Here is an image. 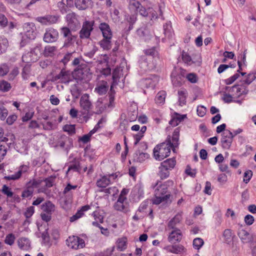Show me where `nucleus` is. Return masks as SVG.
I'll list each match as a JSON object with an SVG mask.
<instances>
[{
	"label": "nucleus",
	"instance_id": "obj_1",
	"mask_svg": "<svg viewBox=\"0 0 256 256\" xmlns=\"http://www.w3.org/2000/svg\"><path fill=\"white\" fill-rule=\"evenodd\" d=\"M174 182L172 180H168L163 184L155 186L154 198L152 200V203L154 204H159L167 200L170 197V193L168 192V188L172 186Z\"/></svg>",
	"mask_w": 256,
	"mask_h": 256
},
{
	"label": "nucleus",
	"instance_id": "obj_2",
	"mask_svg": "<svg viewBox=\"0 0 256 256\" xmlns=\"http://www.w3.org/2000/svg\"><path fill=\"white\" fill-rule=\"evenodd\" d=\"M172 148L170 147V140L157 144L153 150L154 158L157 160H162L168 156Z\"/></svg>",
	"mask_w": 256,
	"mask_h": 256
},
{
	"label": "nucleus",
	"instance_id": "obj_3",
	"mask_svg": "<svg viewBox=\"0 0 256 256\" xmlns=\"http://www.w3.org/2000/svg\"><path fill=\"white\" fill-rule=\"evenodd\" d=\"M118 176V174L116 172L100 176V177L96 180V186L99 188L105 189L108 185L112 184Z\"/></svg>",
	"mask_w": 256,
	"mask_h": 256
},
{
	"label": "nucleus",
	"instance_id": "obj_4",
	"mask_svg": "<svg viewBox=\"0 0 256 256\" xmlns=\"http://www.w3.org/2000/svg\"><path fill=\"white\" fill-rule=\"evenodd\" d=\"M94 21H85L82 24V28L80 31L79 34L81 39L88 38L93 30Z\"/></svg>",
	"mask_w": 256,
	"mask_h": 256
},
{
	"label": "nucleus",
	"instance_id": "obj_5",
	"mask_svg": "<svg viewBox=\"0 0 256 256\" xmlns=\"http://www.w3.org/2000/svg\"><path fill=\"white\" fill-rule=\"evenodd\" d=\"M59 36L58 31L54 28H50L46 30L43 37V40L46 43H52L56 42Z\"/></svg>",
	"mask_w": 256,
	"mask_h": 256
},
{
	"label": "nucleus",
	"instance_id": "obj_6",
	"mask_svg": "<svg viewBox=\"0 0 256 256\" xmlns=\"http://www.w3.org/2000/svg\"><path fill=\"white\" fill-rule=\"evenodd\" d=\"M66 242L68 246L74 250L82 248L85 246L84 240L76 236H70Z\"/></svg>",
	"mask_w": 256,
	"mask_h": 256
},
{
	"label": "nucleus",
	"instance_id": "obj_7",
	"mask_svg": "<svg viewBox=\"0 0 256 256\" xmlns=\"http://www.w3.org/2000/svg\"><path fill=\"white\" fill-rule=\"evenodd\" d=\"M30 168L29 164H22L18 168V170L14 174L4 176V179L6 180H19L22 174L28 172Z\"/></svg>",
	"mask_w": 256,
	"mask_h": 256
},
{
	"label": "nucleus",
	"instance_id": "obj_8",
	"mask_svg": "<svg viewBox=\"0 0 256 256\" xmlns=\"http://www.w3.org/2000/svg\"><path fill=\"white\" fill-rule=\"evenodd\" d=\"M234 137V134L230 130H226L222 133L220 142L223 148L228 150L230 148Z\"/></svg>",
	"mask_w": 256,
	"mask_h": 256
},
{
	"label": "nucleus",
	"instance_id": "obj_9",
	"mask_svg": "<svg viewBox=\"0 0 256 256\" xmlns=\"http://www.w3.org/2000/svg\"><path fill=\"white\" fill-rule=\"evenodd\" d=\"M116 210L127 214L130 212V204L128 200L118 198L114 204Z\"/></svg>",
	"mask_w": 256,
	"mask_h": 256
},
{
	"label": "nucleus",
	"instance_id": "obj_10",
	"mask_svg": "<svg viewBox=\"0 0 256 256\" xmlns=\"http://www.w3.org/2000/svg\"><path fill=\"white\" fill-rule=\"evenodd\" d=\"M59 16L56 15H46L42 16H38L36 18V20L42 25H50L58 22Z\"/></svg>",
	"mask_w": 256,
	"mask_h": 256
},
{
	"label": "nucleus",
	"instance_id": "obj_11",
	"mask_svg": "<svg viewBox=\"0 0 256 256\" xmlns=\"http://www.w3.org/2000/svg\"><path fill=\"white\" fill-rule=\"evenodd\" d=\"M226 90L234 96V98H239L242 94H246L248 91L244 86L240 85L227 87Z\"/></svg>",
	"mask_w": 256,
	"mask_h": 256
},
{
	"label": "nucleus",
	"instance_id": "obj_12",
	"mask_svg": "<svg viewBox=\"0 0 256 256\" xmlns=\"http://www.w3.org/2000/svg\"><path fill=\"white\" fill-rule=\"evenodd\" d=\"M24 30L26 36L30 40H34L36 36V27L32 22L24 24Z\"/></svg>",
	"mask_w": 256,
	"mask_h": 256
},
{
	"label": "nucleus",
	"instance_id": "obj_13",
	"mask_svg": "<svg viewBox=\"0 0 256 256\" xmlns=\"http://www.w3.org/2000/svg\"><path fill=\"white\" fill-rule=\"evenodd\" d=\"M180 129L179 128H176L174 129L172 137L168 136L166 142H168L170 140V147L174 152H175L176 148L179 146V137H180Z\"/></svg>",
	"mask_w": 256,
	"mask_h": 256
},
{
	"label": "nucleus",
	"instance_id": "obj_14",
	"mask_svg": "<svg viewBox=\"0 0 256 256\" xmlns=\"http://www.w3.org/2000/svg\"><path fill=\"white\" fill-rule=\"evenodd\" d=\"M137 212L142 214V216H148L151 218H153V210L151 208L148 207V202H142L138 207Z\"/></svg>",
	"mask_w": 256,
	"mask_h": 256
},
{
	"label": "nucleus",
	"instance_id": "obj_15",
	"mask_svg": "<svg viewBox=\"0 0 256 256\" xmlns=\"http://www.w3.org/2000/svg\"><path fill=\"white\" fill-rule=\"evenodd\" d=\"M80 105L81 108L85 112H88L92 107V104L90 100V96L84 94L82 96L80 100Z\"/></svg>",
	"mask_w": 256,
	"mask_h": 256
},
{
	"label": "nucleus",
	"instance_id": "obj_16",
	"mask_svg": "<svg viewBox=\"0 0 256 256\" xmlns=\"http://www.w3.org/2000/svg\"><path fill=\"white\" fill-rule=\"evenodd\" d=\"M164 249L168 252L182 254L186 252V248L182 244H172L166 246Z\"/></svg>",
	"mask_w": 256,
	"mask_h": 256
},
{
	"label": "nucleus",
	"instance_id": "obj_17",
	"mask_svg": "<svg viewBox=\"0 0 256 256\" xmlns=\"http://www.w3.org/2000/svg\"><path fill=\"white\" fill-rule=\"evenodd\" d=\"M98 28L102 33L103 38H112V32L110 26L106 22H101L98 26Z\"/></svg>",
	"mask_w": 256,
	"mask_h": 256
},
{
	"label": "nucleus",
	"instance_id": "obj_18",
	"mask_svg": "<svg viewBox=\"0 0 256 256\" xmlns=\"http://www.w3.org/2000/svg\"><path fill=\"white\" fill-rule=\"evenodd\" d=\"M182 234L179 229H175L172 231L168 237V240L170 242H180L182 238Z\"/></svg>",
	"mask_w": 256,
	"mask_h": 256
},
{
	"label": "nucleus",
	"instance_id": "obj_19",
	"mask_svg": "<svg viewBox=\"0 0 256 256\" xmlns=\"http://www.w3.org/2000/svg\"><path fill=\"white\" fill-rule=\"evenodd\" d=\"M90 207L89 205L82 206L80 210H78L76 214L71 216L70 218V222H74L82 218L84 215V212L88 210Z\"/></svg>",
	"mask_w": 256,
	"mask_h": 256
},
{
	"label": "nucleus",
	"instance_id": "obj_20",
	"mask_svg": "<svg viewBox=\"0 0 256 256\" xmlns=\"http://www.w3.org/2000/svg\"><path fill=\"white\" fill-rule=\"evenodd\" d=\"M17 242L18 248L22 250H28L30 247V242L28 238H20L18 240Z\"/></svg>",
	"mask_w": 256,
	"mask_h": 256
},
{
	"label": "nucleus",
	"instance_id": "obj_21",
	"mask_svg": "<svg viewBox=\"0 0 256 256\" xmlns=\"http://www.w3.org/2000/svg\"><path fill=\"white\" fill-rule=\"evenodd\" d=\"M92 216L94 218V221L92 222V226H100V224L104 222V216L102 214L100 210H95Z\"/></svg>",
	"mask_w": 256,
	"mask_h": 256
},
{
	"label": "nucleus",
	"instance_id": "obj_22",
	"mask_svg": "<svg viewBox=\"0 0 256 256\" xmlns=\"http://www.w3.org/2000/svg\"><path fill=\"white\" fill-rule=\"evenodd\" d=\"M116 249L118 251H124L128 247V238L126 236L118 238L116 242Z\"/></svg>",
	"mask_w": 256,
	"mask_h": 256
},
{
	"label": "nucleus",
	"instance_id": "obj_23",
	"mask_svg": "<svg viewBox=\"0 0 256 256\" xmlns=\"http://www.w3.org/2000/svg\"><path fill=\"white\" fill-rule=\"evenodd\" d=\"M66 18L68 24L70 27L76 26L80 24L76 15L74 12L68 13L66 15Z\"/></svg>",
	"mask_w": 256,
	"mask_h": 256
},
{
	"label": "nucleus",
	"instance_id": "obj_24",
	"mask_svg": "<svg viewBox=\"0 0 256 256\" xmlns=\"http://www.w3.org/2000/svg\"><path fill=\"white\" fill-rule=\"evenodd\" d=\"M176 164V158H172L162 162L160 164L165 168H166L168 170L171 171L175 168Z\"/></svg>",
	"mask_w": 256,
	"mask_h": 256
},
{
	"label": "nucleus",
	"instance_id": "obj_25",
	"mask_svg": "<svg viewBox=\"0 0 256 256\" xmlns=\"http://www.w3.org/2000/svg\"><path fill=\"white\" fill-rule=\"evenodd\" d=\"M122 70L120 68H116L112 72V83L111 85V89L113 86H116L118 84V81L120 76L122 74Z\"/></svg>",
	"mask_w": 256,
	"mask_h": 256
},
{
	"label": "nucleus",
	"instance_id": "obj_26",
	"mask_svg": "<svg viewBox=\"0 0 256 256\" xmlns=\"http://www.w3.org/2000/svg\"><path fill=\"white\" fill-rule=\"evenodd\" d=\"M75 6L80 10L86 9L91 4L90 0H75Z\"/></svg>",
	"mask_w": 256,
	"mask_h": 256
},
{
	"label": "nucleus",
	"instance_id": "obj_27",
	"mask_svg": "<svg viewBox=\"0 0 256 256\" xmlns=\"http://www.w3.org/2000/svg\"><path fill=\"white\" fill-rule=\"evenodd\" d=\"M179 104L181 106L186 104V100L188 96L187 90L184 88H181L178 91Z\"/></svg>",
	"mask_w": 256,
	"mask_h": 256
},
{
	"label": "nucleus",
	"instance_id": "obj_28",
	"mask_svg": "<svg viewBox=\"0 0 256 256\" xmlns=\"http://www.w3.org/2000/svg\"><path fill=\"white\" fill-rule=\"evenodd\" d=\"M238 236L244 243H247L251 240L250 234L245 230H240Z\"/></svg>",
	"mask_w": 256,
	"mask_h": 256
},
{
	"label": "nucleus",
	"instance_id": "obj_29",
	"mask_svg": "<svg viewBox=\"0 0 256 256\" xmlns=\"http://www.w3.org/2000/svg\"><path fill=\"white\" fill-rule=\"evenodd\" d=\"M166 92L164 90L160 91L155 97V102L157 104L162 105L165 102Z\"/></svg>",
	"mask_w": 256,
	"mask_h": 256
},
{
	"label": "nucleus",
	"instance_id": "obj_30",
	"mask_svg": "<svg viewBox=\"0 0 256 256\" xmlns=\"http://www.w3.org/2000/svg\"><path fill=\"white\" fill-rule=\"evenodd\" d=\"M0 191L4 194L8 198L13 197L16 199L17 198L18 200H20V198L18 196H14V192H12V188L6 184H4L2 186Z\"/></svg>",
	"mask_w": 256,
	"mask_h": 256
},
{
	"label": "nucleus",
	"instance_id": "obj_31",
	"mask_svg": "<svg viewBox=\"0 0 256 256\" xmlns=\"http://www.w3.org/2000/svg\"><path fill=\"white\" fill-rule=\"evenodd\" d=\"M43 212L52 214L55 210V206L50 201H46L42 205Z\"/></svg>",
	"mask_w": 256,
	"mask_h": 256
},
{
	"label": "nucleus",
	"instance_id": "obj_32",
	"mask_svg": "<svg viewBox=\"0 0 256 256\" xmlns=\"http://www.w3.org/2000/svg\"><path fill=\"white\" fill-rule=\"evenodd\" d=\"M158 168V175L160 176V179L164 180L169 177L170 171L166 169V168H165L160 164Z\"/></svg>",
	"mask_w": 256,
	"mask_h": 256
},
{
	"label": "nucleus",
	"instance_id": "obj_33",
	"mask_svg": "<svg viewBox=\"0 0 256 256\" xmlns=\"http://www.w3.org/2000/svg\"><path fill=\"white\" fill-rule=\"evenodd\" d=\"M112 38H104L100 41L99 44L100 47L102 48L104 50H108L112 48Z\"/></svg>",
	"mask_w": 256,
	"mask_h": 256
},
{
	"label": "nucleus",
	"instance_id": "obj_34",
	"mask_svg": "<svg viewBox=\"0 0 256 256\" xmlns=\"http://www.w3.org/2000/svg\"><path fill=\"white\" fill-rule=\"evenodd\" d=\"M57 50V48L55 46H45L44 54L45 56L52 57L55 54Z\"/></svg>",
	"mask_w": 256,
	"mask_h": 256
},
{
	"label": "nucleus",
	"instance_id": "obj_35",
	"mask_svg": "<svg viewBox=\"0 0 256 256\" xmlns=\"http://www.w3.org/2000/svg\"><path fill=\"white\" fill-rule=\"evenodd\" d=\"M42 180H40L32 179L27 182L26 187L34 191V189L38 188Z\"/></svg>",
	"mask_w": 256,
	"mask_h": 256
},
{
	"label": "nucleus",
	"instance_id": "obj_36",
	"mask_svg": "<svg viewBox=\"0 0 256 256\" xmlns=\"http://www.w3.org/2000/svg\"><path fill=\"white\" fill-rule=\"evenodd\" d=\"M164 31L165 36L168 38H171L173 34V30L171 22H166L164 24Z\"/></svg>",
	"mask_w": 256,
	"mask_h": 256
},
{
	"label": "nucleus",
	"instance_id": "obj_37",
	"mask_svg": "<svg viewBox=\"0 0 256 256\" xmlns=\"http://www.w3.org/2000/svg\"><path fill=\"white\" fill-rule=\"evenodd\" d=\"M182 220V215L181 214H176L174 218L172 219L168 222V226L172 228H174L176 224L179 223Z\"/></svg>",
	"mask_w": 256,
	"mask_h": 256
},
{
	"label": "nucleus",
	"instance_id": "obj_38",
	"mask_svg": "<svg viewBox=\"0 0 256 256\" xmlns=\"http://www.w3.org/2000/svg\"><path fill=\"white\" fill-rule=\"evenodd\" d=\"M8 46V42L4 37L0 36V54L5 52Z\"/></svg>",
	"mask_w": 256,
	"mask_h": 256
},
{
	"label": "nucleus",
	"instance_id": "obj_39",
	"mask_svg": "<svg viewBox=\"0 0 256 256\" xmlns=\"http://www.w3.org/2000/svg\"><path fill=\"white\" fill-rule=\"evenodd\" d=\"M8 147V142H0V162L6 156Z\"/></svg>",
	"mask_w": 256,
	"mask_h": 256
},
{
	"label": "nucleus",
	"instance_id": "obj_40",
	"mask_svg": "<svg viewBox=\"0 0 256 256\" xmlns=\"http://www.w3.org/2000/svg\"><path fill=\"white\" fill-rule=\"evenodd\" d=\"M144 52L147 56L152 57V59L158 58V54L155 48L145 50Z\"/></svg>",
	"mask_w": 256,
	"mask_h": 256
},
{
	"label": "nucleus",
	"instance_id": "obj_41",
	"mask_svg": "<svg viewBox=\"0 0 256 256\" xmlns=\"http://www.w3.org/2000/svg\"><path fill=\"white\" fill-rule=\"evenodd\" d=\"M182 58L183 62L188 66H190L194 62L191 56L187 52H182Z\"/></svg>",
	"mask_w": 256,
	"mask_h": 256
},
{
	"label": "nucleus",
	"instance_id": "obj_42",
	"mask_svg": "<svg viewBox=\"0 0 256 256\" xmlns=\"http://www.w3.org/2000/svg\"><path fill=\"white\" fill-rule=\"evenodd\" d=\"M100 192H104L106 194H109L114 196L118 194V190L116 186H111L107 188L104 189L103 190H101Z\"/></svg>",
	"mask_w": 256,
	"mask_h": 256
},
{
	"label": "nucleus",
	"instance_id": "obj_43",
	"mask_svg": "<svg viewBox=\"0 0 256 256\" xmlns=\"http://www.w3.org/2000/svg\"><path fill=\"white\" fill-rule=\"evenodd\" d=\"M8 114V110L4 105L0 102V119L4 120L6 119Z\"/></svg>",
	"mask_w": 256,
	"mask_h": 256
},
{
	"label": "nucleus",
	"instance_id": "obj_44",
	"mask_svg": "<svg viewBox=\"0 0 256 256\" xmlns=\"http://www.w3.org/2000/svg\"><path fill=\"white\" fill-rule=\"evenodd\" d=\"M204 242L201 238H196L193 240V246L194 248L196 250H200V248L203 246Z\"/></svg>",
	"mask_w": 256,
	"mask_h": 256
},
{
	"label": "nucleus",
	"instance_id": "obj_45",
	"mask_svg": "<svg viewBox=\"0 0 256 256\" xmlns=\"http://www.w3.org/2000/svg\"><path fill=\"white\" fill-rule=\"evenodd\" d=\"M10 70L8 66L6 64H0V76H3L7 74Z\"/></svg>",
	"mask_w": 256,
	"mask_h": 256
},
{
	"label": "nucleus",
	"instance_id": "obj_46",
	"mask_svg": "<svg viewBox=\"0 0 256 256\" xmlns=\"http://www.w3.org/2000/svg\"><path fill=\"white\" fill-rule=\"evenodd\" d=\"M15 240L16 237L12 233L9 234L6 236L4 242L8 245L12 246L14 244Z\"/></svg>",
	"mask_w": 256,
	"mask_h": 256
},
{
	"label": "nucleus",
	"instance_id": "obj_47",
	"mask_svg": "<svg viewBox=\"0 0 256 256\" xmlns=\"http://www.w3.org/2000/svg\"><path fill=\"white\" fill-rule=\"evenodd\" d=\"M73 75L76 76V78L78 80L84 79L85 76L84 70L81 68L76 70L73 73Z\"/></svg>",
	"mask_w": 256,
	"mask_h": 256
},
{
	"label": "nucleus",
	"instance_id": "obj_48",
	"mask_svg": "<svg viewBox=\"0 0 256 256\" xmlns=\"http://www.w3.org/2000/svg\"><path fill=\"white\" fill-rule=\"evenodd\" d=\"M256 79V72L249 74L246 79L244 81V83L248 85L250 84L254 80Z\"/></svg>",
	"mask_w": 256,
	"mask_h": 256
},
{
	"label": "nucleus",
	"instance_id": "obj_49",
	"mask_svg": "<svg viewBox=\"0 0 256 256\" xmlns=\"http://www.w3.org/2000/svg\"><path fill=\"white\" fill-rule=\"evenodd\" d=\"M11 88L10 84L8 82L2 80L0 83V90L2 92H8Z\"/></svg>",
	"mask_w": 256,
	"mask_h": 256
},
{
	"label": "nucleus",
	"instance_id": "obj_50",
	"mask_svg": "<svg viewBox=\"0 0 256 256\" xmlns=\"http://www.w3.org/2000/svg\"><path fill=\"white\" fill-rule=\"evenodd\" d=\"M240 77L239 73H236L232 76L224 80V83L226 85H230L232 84L235 80H236Z\"/></svg>",
	"mask_w": 256,
	"mask_h": 256
},
{
	"label": "nucleus",
	"instance_id": "obj_51",
	"mask_svg": "<svg viewBox=\"0 0 256 256\" xmlns=\"http://www.w3.org/2000/svg\"><path fill=\"white\" fill-rule=\"evenodd\" d=\"M63 130L70 134H74L76 132L75 125L73 124H66L64 126Z\"/></svg>",
	"mask_w": 256,
	"mask_h": 256
},
{
	"label": "nucleus",
	"instance_id": "obj_52",
	"mask_svg": "<svg viewBox=\"0 0 256 256\" xmlns=\"http://www.w3.org/2000/svg\"><path fill=\"white\" fill-rule=\"evenodd\" d=\"M186 79L191 83L194 84L198 82V76L194 73L188 74L186 76Z\"/></svg>",
	"mask_w": 256,
	"mask_h": 256
},
{
	"label": "nucleus",
	"instance_id": "obj_53",
	"mask_svg": "<svg viewBox=\"0 0 256 256\" xmlns=\"http://www.w3.org/2000/svg\"><path fill=\"white\" fill-rule=\"evenodd\" d=\"M65 38L66 40H64V46L68 47L72 44L74 42L75 37L72 34L71 36H66Z\"/></svg>",
	"mask_w": 256,
	"mask_h": 256
},
{
	"label": "nucleus",
	"instance_id": "obj_54",
	"mask_svg": "<svg viewBox=\"0 0 256 256\" xmlns=\"http://www.w3.org/2000/svg\"><path fill=\"white\" fill-rule=\"evenodd\" d=\"M93 134L90 132L86 134H84L82 137L80 138L78 140L82 142L84 144H87L90 140V138Z\"/></svg>",
	"mask_w": 256,
	"mask_h": 256
},
{
	"label": "nucleus",
	"instance_id": "obj_55",
	"mask_svg": "<svg viewBox=\"0 0 256 256\" xmlns=\"http://www.w3.org/2000/svg\"><path fill=\"white\" fill-rule=\"evenodd\" d=\"M66 76V72L65 71L61 70V72L54 76V80H60L62 82H64Z\"/></svg>",
	"mask_w": 256,
	"mask_h": 256
},
{
	"label": "nucleus",
	"instance_id": "obj_56",
	"mask_svg": "<svg viewBox=\"0 0 256 256\" xmlns=\"http://www.w3.org/2000/svg\"><path fill=\"white\" fill-rule=\"evenodd\" d=\"M19 74L18 68L17 67L14 68L8 75L10 80H13Z\"/></svg>",
	"mask_w": 256,
	"mask_h": 256
},
{
	"label": "nucleus",
	"instance_id": "obj_57",
	"mask_svg": "<svg viewBox=\"0 0 256 256\" xmlns=\"http://www.w3.org/2000/svg\"><path fill=\"white\" fill-rule=\"evenodd\" d=\"M244 220L247 225L250 226L254 223V219L252 216L250 214H247L245 216Z\"/></svg>",
	"mask_w": 256,
	"mask_h": 256
},
{
	"label": "nucleus",
	"instance_id": "obj_58",
	"mask_svg": "<svg viewBox=\"0 0 256 256\" xmlns=\"http://www.w3.org/2000/svg\"><path fill=\"white\" fill-rule=\"evenodd\" d=\"M252 176V174L251 170H248L245 172L244 176V182L247 184L250 180Z\"/></svg>",
	"mask_w": 256,
	"mask_h": 256
},
{
	"label": "nucleus",
	"instance_id": "obj_59",
	"mask_svg": "<svg viewBox=\"0 0 256 256\" xmlns=\"http://www.w3.org/2000/svg\"><path fill=\"white\" fill-rule=\"evenodd\" d=\"M223 236L226 242H229L232 239V230L230 229H226L224 230Z\"/></svg>",
	"mask_w": 256,
	"mask_h": 256
},
{
	"label": "nucleus",
	"instance_id": "obj_60",
	"mask_svg": "<svg viewBox=\"0 0 256 256\" xmlns=\"http://www.w3.org/2000/svg\"><path fill=\"white\" fill-rule=\"evenodd\" d=\"M144 134H141V132H138L136 134H134L133 136V137H134V145H137L138 144V142H140V141L144 137Z\"/></svg>",
	"mask_w": 256,
	"mask_h": 256
},
{
	"label": "nucleus",
	"instance_id": "obj_61",
	"mask_svg": "<svg viewBox=\"0 0 256 256\" xmlns=\"http://www.w3.org/2000/svg\"><path fill=\"white\" fill-rule=\"evenodd\" d=\"M33 192V190H30L26 187V189L24 190L22 193V196L24 198L30 197L32 195Z\"/></svg>",
	"mask_w": 256,
	"mask_h": 256
},
{
	"label": "nucleus",
	"instance_id": "obj_62",
	"mask_svg": "<svg viewBox=\"0 0 256 256\" xmlns=\"http://www.w3.org/2000/svg\"><path fill=\"white\" fill-rule=\"evenodd\" d=\"M197 113L198 116H204L206 113V108L204 106H199L197 108Z\"/></svg>",
	"mask_w": 256,
	"mask_h": 256
},
{
	"label": "nucleus",
	"instance_id": "obj_63",
	"mask_svg": "<svg viewBox=\"0 0 256 256\" xmlns=\"http://www.w3.org/2000/svg\"><path fill=\"white\" fill-rule=\"evenodd\" d=\"M130 6L132 8H136V11H138V8L141 6V4L136 0H130Z\"/></svg>",
	"mask_w": 256,
	"mask_h": 256
},
{
	"label": "nucleus",
	"instance_id": "obj_64",
	"mask_svg": "<svg viewBox=\"0 0 256 256\" xmlns=\"http://www.w3.org/2000/svg\"><path fill=\"white\" fill-rule=\"evenodd\" d=\"M34 212V207L32 206H30L29 208H28L26 209V210L24 213V216H26V218H29L32 216Z\"/></svg>",
	"mask_w": 256,
	"mask_h": 256
}]
</instances>
